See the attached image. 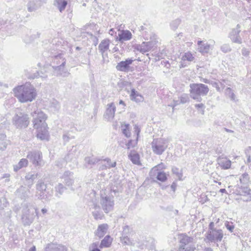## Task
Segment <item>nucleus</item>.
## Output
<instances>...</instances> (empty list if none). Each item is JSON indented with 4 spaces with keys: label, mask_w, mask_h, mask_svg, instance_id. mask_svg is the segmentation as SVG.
<instances>
[{
    "label": "nucleus",
    "mask_w": 251,
    "mask_h": 251,
    "mask_svg": "<svg viewBox=\"0 0 251 251\" xmlns=\"http://www.w3.org/2000/svg\"><path fill=\"white\" fill-rule=\"evenodd\" d=\"M225 93L231 100H235V95L230 88H227L225 90Z\"/></svg>",
    "instance_id": "41"
},
{
    "label": "nucleus",
    "mask_w": 251,
    "mask_h": 251,
    "mask_svg": "<svg viewBox=\"0 0 251 251\" xmlns=\"http://www.w3.org/2000/svg\"><path fill=\"white\" fill-rule=\"evenodd\" d=\"M108 226L107 224H103L98 226L97 229L95 231V235L100 238L104 236L108 229Z\"/></svg>",
    "instance_id": "20"
},
{
    "label": "nucleus",
    "mask_w": 251,
    "mask_h": 251,
    "mask_svg": "<svg viewBox=\"0 0 251 251\" xmlns=\"http://www.w3.org/2000/svg\"><path fill=\"white\" fill-rule=\"evenodd\" d=\"M39 77L45 79L47 77V75L45 74H43L42 72H36V73L29 77L30 79H35Z\"/></svg>",
    "instance_id": "42"
},
{
    "label": "nucleus",
    "mask_w": 251,
    "mask_h": 251,
    "mask_svg": "<svg viewBox=\"0 0 251 251\" xmlns=\"http://www.w3.org/2000/svg\"><path fill=\"white\" fill-rule=\"evenodd\" d=\"M225 226H226V228L231 232L233 231L234 228V226L232 225H230L228 222H226L225 224Z\"/></svg>",
    "instance_id": "57"
},
{
    "label": "nucleus",
    "mask_w": 251,
    "mask_h": 251,
    "mask_svg": "<svg viewBox=\"0 0 251 251\" xmlns=\"http://www.w3.org/2000/svg\"><path fill=\"white\" fill-rule=\"evenodd\" d=\"M179 99L181 104H184L189 101V97L187 94H183L179 97Z\"/></svg>",
    "instance_id": "50"
},
{
    "label": "nucleus",
    "mask_w": 251,
    "mask_h": 251,
    "mask_svg": "<svg viewBox=\"0 0 251 251\" xmlns=\"http://www.w3.org/2000/svg\"><path fill=\"white\" fill-rule=\"evenodd\" d=\"M45 251H67V249L61 244L50 243L46 245Z\"/></svg>",
    "instance_id": "15"
},
{
    "label": "nucleus",
    "mask_w": 251,
    "mask_h": 251,
    "mask_svg": "<svg viewBox=\"0 0 251 251\" xmlns=\"http://www.w3.org/2000/svg\"><path fill=\"white\" fill-rule=\"evenodd\" d=\"M104 161L106 162V165L105 166L106 168H110L116 166V162L115 161L112 162L111 160L109 158L105 159Z\"/></svg>",
    "instance_id": "54"
},
{
    "label": "nucleus",
    "mask_w": 251,
    "mask_h": 251,
    "mask_svg": "<svg viewBox=\"0 0 251 251\" xmlns=\"http://www.w3.org/2000/svg\"><path fill=\"white\" fill-rule=\"evenodd\" d=\"M110 43V41L109 39H105L102 40L99 44L98 47L99 50L102 56L109 50Z\"/></svg>",
    "instance_id": "21"
},
{
    "label": "nucleus",
    "mask_w": 251,
    "mask_h": 251,
    "mask_svg": "<svg viewBox=\"0 0 251 251\" xmlns=\"http://www.w3.org/2000/svg\"><path fill=\"white\" fill-rule=\"evenodd\" d=\"M223 235V232L221 229L208 231L205 240L206 242H220L222 241Z\"/></svg>",
    "instance_id": "9"
},
{
    "label": "nucleus",
    "mask_w": 251,
    "mask_h": 251,
    "mask_svg": "<svg viewBox=\"0 0 251 251\" xmlns=\"http://www.w3.org/2000/svg\"><path fill=\"white\" fill-rule=\"evenodd\" d=\"M213 86L215 87L218 91L220 90V87L218 86V84L217 82H214L212 83Z\"/></svg>",
    "instance_id": "63"
},
{
    "label": "nucleus",
    "mask_w": 251,
    "mask_h": 251,
    "mask_svg": "<svg viewBox=\"0 0 251 251\" xmlns=\"http://www.w3.org/2000/svg\"><path fill=\"white\" fill-rule=\"evenodd\" d=\"M195 107L199 109V108H204V105L202 103H199V104H196L195 105Z\"/></svg>",
    "instance_id": "62"
},
{
    "label": "nucleus",
    "mask_w": 251,
    "mask_h": 251,
    "mask_svg": "<svg viewBox=\"0 0 251 251\" xmlns=\"http://www.w3.org/2000/svg\"><path fill=\"white\" fill-rule=\"evenodd\" d=\"M169 141L164 138L154 139L151 142V148L154 153L162 154L168 148Z\"/></svg>",
    "instance_id": "6"
},
{
    "label": "nucleus",
    "mask_w": 251,
    "mask_h": 251,
    "mask_svg": "<svg viewBox=\"0 0 251 251\" xmlns=\"http://www.w3.org/2000/svg\"><path fill=\"white\" fill-rule=\"evenodd\" d=\"M156 178L157 179V180L161 182H164L167 180V176L166 173H164L163 171H161L160 173L157 175Z\"/></svg>",
    "instance_id": "46"
},
{
    "label": "nucleus",
    "mask_w": 251,
    "mask_h": 251,
    "mask_svg": "<svg viewBox=\"0 0 251 251\" xmlns=\"http://www.w3.org/2000/svg\"><path fill=\"white\" fill-rule=\"evenodd\" d=\"M133 60L131 59H127L125 61H121L116 66V69L118 71L126 72L129 67V65L131 64Z\"/></svg>",
    "instance_id": "18"
},
{
    "label": "nucleus",
    "mask_w": 251,
    "mask_h": 251,
    "mask_svg": "<svg viewBox=\"0 0 251 251\" xmlns=\"http://www.w3.org/2000/svg\"><path fill=\"white\" fill-rule=\"evenodd\" d=\"M7 124V119L2 115H0V130L4 129Z\"/></svg>",
    "instance_id": "44"
},
{
    "label": "nucleus",
    "mask_w": 251,
    "mask_h": 251,
    "mask_svg": "<svg viewBox=\"0 0 251 251\" xmlns=\"http://www.w3.org/2000/svg\"><path fill=\"white\" fill-rule=\"evenodd\" d=\"M222 51L225 53L229 52L231 50V48L228 44H224L221 47Z\"/></svg>",
    "instance_id": "55"
},
{
    "label": "nucleus",
    "mask_w": 251,
    "mask_h": 251,
    "mask_svg": "<svg viewBox=\"0 0 251 251\" xmlns=\"http://www.w3.org/2000/svg\"><path fill=\"white\" fill-rule=\"evenodd\" d=\"M27 158L36 166L41 167L44 165L42 152L39 151L29 152L27 155Z\"/></svg>",
    "instance_id": "10"
},
{
    "label": "nucleus",
    "mask_w": 251,
    "mask_h": 251,
    "mask_svg": "<svg viewBox=\"0 0 251 251\" xmlns=\"http://www.w3.org/2000/svg\"><path fill=\"white\" fill-rule=\"evenodd\" d=\"M240 28V25L238 24L235 28L232 29L228 35L229 38L232 42L239 44H241L242 43V39L239 35L241 31Z\"/></svg>",
    "instance_id": "12"
},
{
    "label": "nucleus",
    "mask_w": 251,
    "mask_h": 251,
    "mask_svg": "<svg viewBox=\"0 0 251 251\" xmlns=\"http://www.w3.org/2000/svg\"><path fill=\"white\" fill-rule=\"evenodd\" d=\"M33 117V127L37 129V137L41 140H49V133L46 123L47 115L40 109H37L31 113Z\"/></svg>",
    "instance_id": "1"
},
{
    "label": "nucleus",
    "mask_w": 251,
    "mask_h": 251,
    "mask_svg": "<svg viewBox=\"0 0 251 251\" xmlns=\"http://www.w3.org/2000/svg\"><path fill=\"white\" fill-rule=\"evenodd\" d=\"M12 122L17 128H25L29 125V117L26 114L20 113L13 118Z\"/></svg>",
    "instance_id": "7"
},
{
    "label": "nucleus",
    "mask_w": 251,
    "mask_h": 251,
    "mask_svg": "<svg viewBox=\"0 0 251 251\" xmlns=\"http://www.w3.org/2000/svg\"><path fill=\"white\" fill-rule=\"evenodd\" d=\"M180 245L179 246H187V245L191 243L193 241V238L188 236L185 234H182L179 237Z\"/></svg>",
    "instance_id": "24"
},
{
    "label": "nucleus",
    "mask_w": 251,
    "mask_h": 251,
    "mask_svg": "<svg viewBox=\"0 0 251 251\" xmlns=\"http://www.w3.org/2000/svg\"><path fill=\"white\" fill-rule=\"evenodd\" d=\"M68 4L67 0H56L55 5L60 12L63 11Z\"/></svg>",
    "instance_id": "33"
},
{
    "label": "nucleus",
    "mask_w": 251,
    "mask_h": 251,
    "mask_svg": "<svg viewBox=\"0 0 251 251\" xmlns=\"http://www.w3.org/2000/svg\"><path fill=\"white\" fill-rule=\"evenodd\" d=\"M214 224L213 222H211L209 225V230L208 231H212L213 230H217L216 228H214Z\"/></svg>",
    "instance_id": "61"
},
{
    "label": "nucleus",
    "mask_w": 251,
    "mask_h": 251,
    "mask_svg": "<svg viewBox=\"0 0 251 251\" xmlns=\"http://www.w3.org/2000/svg\"><path fill=\"white\" fill-rule=\"evenodd\" d=\"M198 50L201 53H207L212 49V46L207 42L202 41L198 42Z\"/></svg>",
    "instance_id": "19"
},
{
    "label": "nucleus",
    "mask_w": 251,
    "mask_h": 251,
    "mask_svg": "<svg viewBox=\"0 0 251 251\" xmlns=\"http://www.w3.org/2000/svg\"><path fill=\"white\" fill-rule=\"evenodd\" d=\"M47 188L46 184L42 180H39L36 184V189L38 191H45Z\"/></svg>",
    "instance_id": "45"
},
{
    "label": "nucleus",
    "mask_w": 251,
    "mask_h": 251,
    "mask_svg": "<svg viewBox=\"0 0 251 251\" xmlns=\"http://www.w3.org/2000/svg\"><path fill=\"white\" fill-rule=\"evenodd\" d=\"M9 144L10 141L6 139V135L3 133H0V151L5 150Z\"/></svg>",
    "instance_id": "30"
},
{
    "label": "nucleus",
    "mask_w": 251,
    "mask_h": 251,
    "mask_svg": "<svg viewBox=\"0 0 251 251\" xmlns=\"http://www.w3.org/2000/svg\"><path fill=\"white\" fill-rule=\"evenodd\" d=\"M180 104H181V102H180V100L178 99L177 100H174L173 103H171L170 106L173 107H174Z\"/></svg>",
    "instance_id": "58"
},
{
    "label": "nucleus",
    "mask_w": 251,
    "mask_h": 251,
    "mask_svg": "<svg viewBox=\"0 0 251 251\" xmlns=\"http://www.w3.org/2000/svg\"><path fill=\"white\" fill-rule=\"evenodd\" d=\"M180 23L181 21L179 19H176L173 21L170 24L171 28L173 30H175L177 28L178 26L180 24Z\"/></svg>",
    "instance_id": "47"
},
{
    "label": "nucleus",
    "mask_w": 251,
    "mask_h": 251,
    "mask_svg": "<svg viewBox=\"0 0 251 251\" xmlns=\"http://www.w3.org/2000/svg\"><path fill=\"white\" fill-rule=\"evenodd\" d=\"M79 154L78 148L76 146H73L71 150L69 151L67 155L65 156L66 161L72 162L73 164L77 163V158Z\"/></svg>",
    "instance_id": "11"
},
{
    "label": "nucleus",
    "mask_w": 251,
    "mask_h": 251,
    "mask_svg": "<svg viewBox=\"0 0 251 251\" xmlns=\"http://www.w3.org/2000/svg\"><path fill=\"white\" fill-rule=\"evenodd\" d=\"M134 128H135V132L137 133V136H138L139 132L140 131V128L136 126H135Z\"/></svg>",
    "instance_id": "64"
},
{
    "label": "nucleus",
    "mask_w": 251,
    "mask_h": 251,
    "mask_svg": "<svg viewBox=\"0 0 251 251\" xmlns=\"http://www.w3.org/2000/svg\"><path fill=\"white\" fill-rule=\"evenodd\" d=\"M164 168V165L162 163L154 166L151 169L150 172V177L152 178L156 177L157 175Z\"/></svg>",
    "instance_id": "23"
},
{
    "label": "nucleus",
    "mask_w": 251,
    "mask_h": 251,
    "mask_svg": "<svg viewBox=\"0 0 251 251\" xmlns=\"http://www.w3.org/2000/svg\"><path fill=\"white\" fill-rule=\"evenodd\" d=\"M121 242L123 244L126 245H132L133 244L132 241L127 236L123 237L121 238Z\"/></svg>",
    "instance_id": "52"
},
{
    "label": "nucleus",
    "mask_w": 251,
    "mask_h": 251,
    "mask_svg": "<svg viewBox=\"0 0 251 251\" xmlns=\"http://www.w3.org/2000/svg\"><path fill=\"white\" fill-rule=\"evenodd\" d=\"M73 174L72 172L69 171L64 172L62 178L64 179V181L68 186H72L73 180Z\"/></svg>",
    "instance_id": "25"
},
{
    "label": "nucleus",
    "mask_w": 251,
    "mask_h": 251,
    "mask_svg": "<svg viewBox=\"0 0 251 251\" xmlns=\"http://www.w3.org/2000/svg\"><path fill=\"white\" fill-rule=\"evenodd\" d=\"M247 155L248 156V161L251 162V148L248 150Z\"/></svg>",
    "instance_id": "60"
},
{
    "label": "nucleus",
    "mask_w": 251,
    "mask_h": 251,
    "mask_svg": "<svg viewBox=\"0 0 251 251\" xmlns=\"http://www.w3.org/2000/svg\"><path fill=\"white\" fill-rule=\"evenodd\" d=\"M63 62L58 66H52L54 70V74L57 75H60L62 77H68L70 75V73L64 68L65 61L63 60Z\"/></svg>",
    "instance_id": "14"
},
{
    "label": "nucleus",
    "mask_w": 251,
    "mask_h": 251,
    "mask_svg": "<svg viewBox=\"0 0 251 251\" xmlns=\"http://www.w3.org/2000/svg\"><path fill=\"white\" fill-rule=\"evenodd\" d=\"M236 194L240 195H248L250 199L251 198V190L248 187H244L241 191L236 193Z\"/></svg>",
    "instance_id": "40"
},
{
    "label": "nucleus",
    "mask_w": 251,
    "mask_h": 251,
    "mask_svg": "<svg viewBox=\"0 0 251 251\" xmlns=\"http://www.w3.org/2000/svg\"><path fill=\"white\" fill-rule=\"evenodd\" d=\"M122 129L123 131V134L127 137H128L130 136V132L129 130V125H125L122 126Z\"/></svg>",
    "instance_id": "49"
},
{
    "label": "nucleus",
    "mask_w": 251,
    "mask_h": 251,
    "mask_svg": "<svg viewBox=\"0 0 251 251\" xmlns=\"http://www.w3.org/2000/svg\"><path fill=\"white\" fill-rule=\"evenodd\" d=\"M194 55L190 51L186 52L182 55L181 65L182 66V67H184L186 66V65L184 64V63L185 61L192 62L194 61Z\"/></svg>",
    "instance_id": "28"
},
{
    "label": "nucleus",
    "mask_w": 251,
    "mask_h": 251,
    "mask_svg": "<svg viewBox=\"0 0 251 251\" xmlns=\"http://www.w3.org/2000/svg\"><path fill=\"white\" fill-rule=\"evenodd\" d=\"M17 194L22 199H25L28 197V193L30 192L29 189L26 190L25 187L21 186L16 191Z\"/></svg>",
    "instance_id": "31"
},
{
    "label": "nucleus",
    "mask_w": 251,
    "mask_h": 251,
    "mask_svg": "<svg viewBox=\"0 0 251 251\" xmlns=\"http://www.w3.org/2000/svg\"><path fill=\"white\" fill-rule=\"evenodd\" d=\"M217 162L219 166L223 169L227 170L230 168L231 161L226 157H219L217 159Z\"/></svg>",
    "instance_id": "16"
},
{
    "label": "nucleus",
    "mask_w": 251,
    "mask_h": 251,
    "mask_svg": "<svg viewBox=\"0 0 251 251\" xmlns=\"http://www.w3.org/2000/svg\"><path fill=\"white\" fill-rule=\"evenodd\" d=\"M63 140L65 144L68 142L70 139L74 138V136L71 135L69 132H65L63 135Z\"/></svg>",
    "instance_id": "48"
},
{
    "label": "nucleus",
    "mask_w": 251,
    "mask_h": 251,
    "mask_svg": "<svg viewBox=\"0 0 251 251\" xmlns=\"http://www.w3.org/2000/svg\"><path fill=\"white\" fill-rule=\"evenodd\" d=\"M13 92L14 96L21 103L31 102L37 96L36 89L29 83H25L14 88Z\"/></svg>",
    "instance_id": "2"
},
{
    "label": "nucleus",
    "mask_w": 251,
    "mask_h": 251,
    "mask_svg": "<svg viewBox=\"0 0 251 251\" xmlns=\"http://www.w3.org/2000/svg\"><path fill=\"white\" fill-rule=\"evenodd\" d=\"M100 203L101 208L104 212L108 213L111 211L114 207V201L113 197L101 195Z\"/></svg>",
    "instance_id": "8"
},
{
    "label": "nucleus",
    "mask_w": 251,
    "mask_h": 251,
    "mask_svg": "<svg viewBox=\"0 0 251 251\" xmlns=\"http://www.w3.org/2000/svg\"><path fill=\"white\" fill-rule=\"evenodd\" d=\"M67 162L68 161H66L65 158H60L56 161V165L59 168H62L66 165Z\"/></svg>",
    "instance_id": "51"
},
{
    "label": "nucleus",
    "mask_w": 251,
    "mask_h": 251,
    "mask_svg": "<svg viewBox=\"0 0 251 251\" xmlns=\"http://www.w3.org/2000/svg\"><path fill=\"white\" fill-rule=\"evenodd\" d=\"M49 107L50 110L54 112L58 111L60 108L58 101L55 100L50 101Z\"/></svg>",
    "instance_id": "35"
},
{
    "label": "nucleus",
    "mask_w": 251,
    "mask_h": 251,
    "mask_svg": "<svg viewBox=\"0 0 251 251\" xmlns=\"http://www.w3.org/2000/svg\"><path fill=\"white\" fill-rule=\"evenodd\" d=\"M173 174H176L177 177L180 178L182 176V174L179 173V171L178 168L175 167H173L172 169Z\"/></svg>",
    "instance_id": "56"
},
{
    "label": "nucleus",
    "mask_w": 251,
    "mask_h": 251,
    "mask_svg": "<svg viewBox=\"0 0 251 251\" xmlns=\"http://www.w3.org/2000/svg\"><path fill=\"white\" fill-rule=\"evenodd\" d=\"M98 246V242L92 243L89 246V251H100V250L99 249Z\"/></svg>",
    "instance_id": "53"
},
{
    "label": "nucleus",
    "mask_w": 251,
    "mask_h": 251,
    "mask_svg": "<svg viewBox=\"0 0 251 251\" xmlns=\"http://www.w3.org/2000/svg\"><path fill=\"white\" fill-rule=\"evenodd\" d=\"M196 248L194 246H179L178 251H195Z\"/></svg>",
    "instance_id": "43"
},
{
    "label": "nucleus",
    "mask_w": 251,
    "mask_h": 251,
    "mask_svg": "<svg viewBox=\"0 0 251 251\" xmlns=\"http://www.w3.org/2000/svg\"><path fill=\"white\" fill-rule=\"evenodd\" d=\"M129 97L132 101L136 103L142 102L144 100V97L134 88L131 89Z\"/></svg>",
    "instance_id": "17"
},
{
    "label": "nucleus",
    "mask_w": 251,
    "mask_h": 251,
    "mask_svg": "<svg viewBox=\"0 0 251 251\" xmlns=\"http://www.w3.org/2000/svg\"><path fill=\"white\" fill-rule=\"evenodd\" d=\"M242 54L245 56H248L250 54V51L246 48H243L242 50Z\"/></svg>",
    "instance_id": "59"
},
{
    "label": "nucleus",
    "mask_w": 251,
    "mask_h": 251,
    "mask_svg": "<svg viewBox=\"0 0 251 251\" xmlns=\"http://www.w3.org/2000/svg\"><path fill=\"white\" fill-rule=\"evenodd\" d=\"M144 36L146 40L150 39V41L148 42H143L141 44L136 45L134 48L135 49L142 53H144L150 50L156 45L157 42L156 40V35L154 34L151 36L150 38H149L146 34H145Z\"/></svg>",
    "instance_id": "5"
},
{
    "label": "nucleus",
    "mask_w": 251,
    "mask_h": 251,
    "mask_svg": "<svg viewBox=\"0 0 251 251\" xmlns=\"http://www.w3.org/2000/svg\"><path fill=\"white\" fill-rule=\"evenodd\" d=\"M38 174L29 172L26 174L25 179L26 181V185L29 188H30L34 183V180L37 178Z\"/></svg>",
    "instance_id": "27"
},
{
    "label": "nucleus",
    "mask_w": 251,
    "mask_h": 251,
    "mask_svg": "<svg viewBox=\"0 0 251 251\" xmlns=\"http://www.w3.org/2000/svg\"><path fill=\"white\" fill-rule=\"evenodd\" d=\"M190 96L191 97L197 100L201 101V96H205L209 91L208 87L201 83H193L190 85Z\"/></svg>",
    "instance_id": "4"
},
{
    "label": "nucleus",
    "mask_w": 251,
    "mask_h": 251,
    "mask_svg": "<svg viewBox=\"0 0 251 251\" xmlns=\"http://www.w3.org/2000/svg\"><path fill=\"white\" fill-rule=\"evenodd\" d=\"M115 111L116 106L113 102L108 104L104 118L108 121L112 120L115 116Z\"/></svg>",
    "instance_id": "13"
},
{
    "label": "nucleus",
    "mask_w": 251,
    "mask_h": 251,
    "mask_svg": "<svg viewBox=\"0 0 251 251\" xmlns=\"http://www.w3.org/2000/svg\"><path fill=\"white\" fill-rule=\"evenodd\" d=\"M131 38L132 34L130 31L127 30H123L121 33L119 34L118 41L123 43L124 41L130 40Z\"/></svg>",
    "instance_id": "26"
},
{
    "label": "nucleus",
    "mask_w": 251,
    "mask_h": 251,
    "mask_svg": "<svg viewBox=\"0 0 251 251\" xmlns=\"http://www.w3.org/2000/svg\"><path fill=\"white\" fill-rule=\"evenodd\" d=\"M92 208L94 210L92 211V215L96 220L102 219L103 217V214L100 210V207L96 203H94Z\"/></svg>",
    "instance_id": "22"
},
{
    "label": "nucleus",
    "mask_w": 251,
    "mask_h": 251,
    "mask_svg": "<svg viewBox=\"0 0 251 251\" xmlns=\"http://www.w3.org/2000/svg\"><path fill=\"white\" fill-rule=\"evenodd\" d=\"M40 6V0H29L27 4V9L28 11L32 12L35 10Z\"/></svg>",
    "instance_id": "29"
},
{
    "label": "nucleus",
    "mask_w": 251,
    "mask_h": 251,
    "mask_svg": "<svg viewBox=\"0 0 251 251\" xmlns=\"http://www.w3.org/2000/svg\"><path fill=\"white\" fill-rule=\"evenodd\" d=\"M21 219L24 225H29L38 217L37 209L32 204L25 203L22 204Z\"/></svg>",
    "instance_id": "3"
},
{
    "label": "nucleus",
    "mask_w": 251,
    "mask_h": 251,
    "mask_svg": "<svg viewBox=\"0 0 251 251\" xmlns=\"http://www.w3.org/2000/svg\"><path fill=\"white\" fill-rule=\"evenodd\" d=\"M100 161V159L97 157H86L85 158V163L88 165H92L97 163Z\"/></svg>",
    "instance_id": "37"
},
{
    "label": "nucleus",
    "mask_w": 251,
    "mask_h": 251,
    "mask_svg": "<svg viewBox=\"0 0 251 251\" xmlns=\"http://www.w3.org/2000/svg\"><path fill=\"white\" fill-rule=\"evenodd\" d=\"M129 158L133 163L138 164L139 162V155L135 153H130L129 155Z\"/></svg>",
    "instance_id": "39"
},
{
    "label": "nucleus",
    "mask_w": 251,
    "mask_h": 251,
    "mask_svg": "<svg viewBox=\"0 0 251 251\" xmlns=\"http://www.w3.org/2000/svg\"><path fill=\"white\" fill-rule=\"evenodd\" d=\"M112 239L110 236H106L104 239L101 240L100 247V248H108L111 246Z\"/></svg>",
    "instance_id": "32"
},
{
    "label": "nucleus",
    "mask_w": 251,
    "mask_h": 251,
    "mask_svg": "<svg viewBox=\"0 0 251 251\" xmlns=\"http://www.w3.org/2000/svg\"><path fill=\"white\" fill-rule=\"evenodd\" d=\"M28 164V160L25 158L22 159L17 165L14 166V170L17 172L21 168L26 167Z\"/></svg>",
    "instance_id": "34"
},
{
    "label": "nucleus",
    "mask_w": 251,
    "mask_h": 251,
    "mask_svg": "<svg viewBox=\"0 0 251 251\" xmlns=\"http://www.w3.org/2000/svg\"><path fill=\"white\" fill-rule=\"evenodd\" d=\"M240 182L243 184H248L250 182V178L249 175L245 173L239 177Z\"/></svg>",
    "instance_id": "38"
},
{
    "label": "nucleus",
    "mask_w": 251,
    "mask_h": 251,
    "mask_svg": "<svg viewBox=\"0 0 251 251\" xmlns=\"http://www.w3.org/2000/svg\"><path fill=\"white\" fill-rule=\"evenodd\" d=\"M55 189L56 196L60 197L65 190V187L63 185V184L59 183L55 186Z\"/></svg>",
    "instance_id": "36"
}]
</instances>
